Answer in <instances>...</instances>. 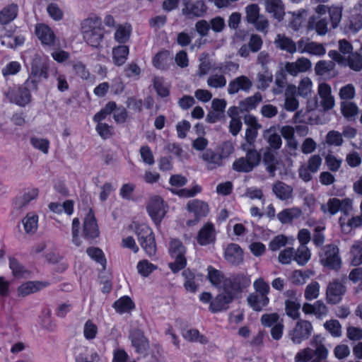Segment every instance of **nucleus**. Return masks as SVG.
Returning a JSON list of instances; mask_svg holds the SVG:
<instances>
[{
  "label": "nucleus",
  "mask_w": 362,
  "mask_h": 362,
  "mask_svg": "<svg viewBox=\"0 0 362 362\" xmlns=\"http://www.w3.org/2000/svg\"><path fill=\"white\" fill-rule=\"evenodd\" d=\"M83 38L88 44L93 47H98L103 37L101 23L98 18H90L84 20L81 24Z\"/></svg>",
  "instance_id": "obj_1"
},
{
  "label": "nucleus",
  "mask_w": 362,
  "mask_h": 362,
  "mask_svg": "<svg viewBox=\"0 0 362 362\" xmlns=\"http://www.w3.org/2000/svg\"><path fill=\"white\" fill-rule=\"evenodd\" d=\"M134 230L138 240L146 255L152 257L156 255V245L151 228L145 223L135 225Z\"/></svg>",
  "instance_id": "obj_2"
},
{
  "label": "nucleus",
  "mask_w": 362,
  "mask_h": 362,
  "mask_svg": "<svg viewBox=\"0 0 362 362\" xmlns=\"http://www.w3.org/2000/svg\"><path fill=\"white\" fill-rule=\"evenodd\" d=\"M146 210L155 224L159 225L168 211V204L160 196L153 195L148 199Z\"/></svg>",
  "instance_id": "obj_3"
},
{
  "label": "nucleus",
  "mask_w": 362,
  "mask_h": 362,
  "mask_svg": "<svg viewBox=\"0 0 362 362\" xmlns=\"http://www.w3.org/2000/svg\"><path fill=\"white\" fill-rule=\"evenodd\" d=\"M320 262L326 267L338 270L341 266L339 248L334 245L325 246L320 253Z\"/></svg>",
  "instance_id": "obj_4"
},
{
  "label": "nucleus",
  "mask_w": 362,
  "mask_h": 362,
  "mask_svg": "<svg viewBox=\"0 0 362 362\" xmlns=\"http://www.w3.org/2000/svg\"><path fill=\"white\" fill-rule=\"evenodd\" d=\"M245 19L248 23L254 25L258 31L267 33L269 25V20L263 15L259 14V7L252 4L245 7Z\"/></svg>",
  "instance_id": "obj_5"
},
{
  "label": "nucleus",
  "mask_w": 362,
  "mask_h": 362,
  "mask_svg": "<svg viewBox=\"0 0 362 362\" xmlns=\"http://www.w3.org/2000/svg\"><path fill=\"white\" fill-rule=\"evenodd\" d=\"M169 251L172 257L175 258V261L169 264V267L173 272L176 273L186 266V249L180 240L173 239L170 242Z\"/></svg>",
  "instance_id": "obj_6"
},
{
  "label": "nucleus",
  "mask_w": 362,
  "mask_h": 362,
  "mask_svg": "<svg viewBox=\"0 0 362 362\" xmlns=\"http://www.w3.org/2000/svg\"><path fill=\"white\" fill-rule=\"evenodd\" d=\"M260 156L255 150L248 151L245 158H240L233 164V169L238 172H250L259 165Z\"/></svg>",
  "instance_id": "obj_7"
},
{
  "label": "nucleus",
  "mask_w": 362,
  "mask_h": 362,
  "mask_svg": "<svg viewBox=\"0 0 362 362\" xmlns=\"http://www.w3.org/2000/svg\"><path fill=\"white\" fill-rule=\"evenodd\" d=\"M313 332L312 324L304 320H298L294 328L289 332L291 340L296 344H299L307 339Z\"/></svg>",
  "instance_id": "obj_8"
},
{
  "label": "nucleus",
  "mask_w": 362,
  "mask_h": 362,
  "mask_svg": "<svg viewBox=\"0 0 362 362\" xmlns=\"http://www.w3.org/2000/svg\"><path fill=\"white\" fill-rule=\"evenodd\" d=\"M187 209L195 217L194 221H188L187 222L188 226L195 224L202 218L206 216L209 213V206L208 204L199 199L189 201L187 204Z\"/></svg>",
  "instance_id": "obj_9"
},
{
  "label": "nucleus",
  "mask_w": 362,
  "mask_h": 362,
  "mask_svg": "<svg viewBox=\"0 0 362 362\" xmlns=\"http://www.w3.org/2000/svg\"><path fill=\"white\" fill-rule=\"evenodd\" d=\"M228 284H224L223 292L218 294L216 298H214L210 304V310L214 312H218L227 308L229 304L233 300L236 296L231 291L228 287Z\"/></svg>",
  "instance_id": "obj_10"
},
{
  "label": "nucleus",
  "mask_w": 362,
  "mask_h": 362,
  "mask_svg": "<svg viewBox=\"0 0 362 362\" xmlns=\"http://www.w3.org/2000/svg\"><path fill=\"white\" fill-rule=\"evenodd\" d=\"M298 51L300 54L307 53L312 55L322 56L326 52L324 45L310 41V39L302 37L297 42Z\"/></svg>",
  "instance_id": "obj_11"
},
{
  "label": "nucleus",
  "mask_w": 362,
  "mask_h": 362,
  "mask_svg": "<svg viewBox=\"0 0 362 362\" xmlns=\"http://www.w3.org/2000/svg\"><path fill=\"white\" fill-rule=\"evenodd\" d=\"M216 237V231L214 225L207 222L198 231L196 240L199 245L205 246L214 243Z\"/></svg>",
  "instance_id": "obj_12"
},
{
  "label": "nucleus",
  "mask_w": 362,
  "mask_h": 362,
  "mask_svg": "<svg viewBox=\"0 0 362 362\" xmlns=\"http://www.w3.org/2000/svg\"><path fill=\"white\" fill-rule=\"evenodd\" d=\"M49 282L45 281H28L23 282L17 288L18 297L25 298L29 295L41 291L49 286Z\"/></svg>",
  "instance_id": "obj_13"
},
{
  "label": "nucleus",
  "mask_w": 362,
  "mask_h": 362,
  "mask_svg": "<svg viewBox=\"0 0 362 362\" xmlns=\"http://www.w3.org/2000/svg\"><path fill=\"white\" fill-rule=\"evenodd\" d=\"M250 276L245 274L234 275L224 282V284H228L229 289L235 295L242 292L243 289L248 287L250 285Z\"/></svg>",
  "instance_id": "obj_14"
},
{
  "label": "nucleus",
  "mask_w": 362,
  "mask_h": 362,
  "mask_svg": "<svg viewBox=\"0 0 362 362\" xmlns=\"http://www.w3.org/2000/svg\"><path fill=\"white\" fill-rule=\"evenodd\" d=\"M334 105V98L330 92H318L315 98L308 101L310 110L321 107L324 110L331 109Z\"/></svg>",
  "instance_id": "obj_15"
},
{
  "label": "nucleus",
  "mask_w": 362,
  "mask_h": 362,
  "mask_svg": "<svg viewBox=\"0 0 362 362\" xmlns=\"http://www.w3.org/2000/svg\"><path fill=\"white\" fill-rule=\"evenodd\" d=\"M346 292V288L338 281L330 282L327 288V300L328 303L336 304L339 303Z\"/></svg>",
  "instance_id": "obj_16"
},
{
  "label": "nucleus",
  "mask_w": 362,
  "mask_h": 362,
  "mask_svg": "<svg viewBox=\"0 0 362 362\" xmlns=\"http://www.w3.org/2000/svg\"><path fill=\"white\" fill-rule=\"evenodd\" d=\"M39 195V189L35 187L25 189L22 194L16 197L14 205L16 209H21L26 207L32 201L37 199Z\"/></svg>",
  "instance_id": "obj_17"
},
{
  "label": "nucleus",
  "mask_w": 362,
  "mask_h": 362,
  "mask_svg": "<svg viewBox=\"0 0 362 362\" xmlns=\"http://www.w3.org/2000/svg\"><path fill=\"white\" fill-rule=\"evenodd\" d=\"M303 312L306 315H314L317 318L322 319L328 314V308L321 300H317L313 304L305 303L302 307Z\"/></svg>",
  "instance_id": "obj_18"
},
{
  "label": "nucleus",
  "mask_w": 362,
  "mask_h": 362,
  "mask_svg": "<svg viewBox=\"0 0 362 362\" xmlns=\"http://www.w3.org/2000/svg\"><path fill=\"white\" fill-rule=\"evenodd\" d=\"M339 95L342 100H346L341 104L343 115L346 117L355 116L358 112V107L354 103L347 100L354 97V92H339Z\"/></svg>",
  "instance_id": "obj_19"
},
{
  "label": "nucleus",
  "mask_w": 362,
  "mask_h": 362,
  "mask_svg": "<svg viewBox=\"0 0 362 362\" xmlns=\"http://www.w3.org/2000/svg\"><path fill=\"white\" fill-rule=\"evenodd\" d=\"M316 75L325 77H335L338 75L336 64L333 61L320 60L315 66Z\"/></svg>",
  "instance_id": "obj_20"
},
{
  "label": "nucleus",
  "mask_w": 362,
  "mask_h": 362,
  "mask_svg": "<svg viewBox=\"0 0 362 362\" xmlns=\"http://www.w3.org/2000/svg\"><path fill=\"white\" fill-rule=\"evenodd\" d=\"M224 256L227 262L234 265H238L243 261V251L235 243L229 244L226 247Z\"/></svg>",
  "instance_id": "obj_21"
},
{
  "label": "nucleus",
  "mask_w": 362,
  "mask_h": 362,
  "mask_svg": "<svg viewBox=\"0 0 362 362\" xmlns=\"http://www.w3.org/2000/svg\"><path fill=\"white\" fill-rule=\"evenodd\" d=\"M83 233L87 238H95L99 235L98 224L91 210H89L84 218Z\"/></svg>",
  "instance_id": "obj_22"
},
{
  "label": "nucleus",
  "mask_w": 362,
  "mask_h": 362,
  "mask_svg": "<svg viewBox=\"0 0 362 362\" xmlns=\"http://www.w3.org/2000/svg\"><path fill=\"white\" fill-rule=\"evenodd\" d=\"M270 299L269 296L258 294L256 293H250L247 297V303L248 305L254 310L260 312L266 308L269 303Z\"/></svg>",
  "instance_id": "obj_23"
},
{
  "label": "nucleus",
  "mask_w": 362,
  "mask_h": 362,
  "mask_svg": "<svg viewBox=\"0 0 362 362\" xmlns=\"http://www.w3.org/2000/svg\"><path fill=\"white\" fill-rule=\"evenodd\" d=\"M206 11L205 4L202 1L195 2L185 1L182 13L189 18L202 16Z\"/></svg>",
  "instance_id": "obj_24"
},
{
  "label": "nucleus",
  "mask_w": 362,
  "mask_h": 362,
  "mask_svg": "<svg viewBox=\"0 0 362 362\" xmlns=\"http://www.w3.org/2000/svg\"><path fill=\"white\" fill-rule=\"evenodd\" d=\"M311 62L310 59L301 57L294 62H287L285 69L288 73L296 76L299 72H305L311 68Z\"/></svg>",
  "instance_id": "obj_25"
},
{
  "label": "nucleus",
  "mask_w": 362,
  "mask_h": 362,
  "mask_svg": "<svg viewBox=\"0 0 362 362\" xmlns=\"http://www.w3.org/2000/svg\"><path fill=\"white\" fill-rule=\"evenodd\" d=\"M274 42L276 47L289 54H294L298 51L297 42L284 34H278Z\"/></svg>",
  "instance_id": "obj_26"
},
{
  "label": "nucleus",
  "mask_w": 362,
  "mask_h": 362,
  "mask_svg": "<svg viewBox=\"0 0 362 362\" xmlns=\"http://www.w3.org/2000/svg\"><path fill=\"white\" fill-rule=\"evenodd\" d=\"M265 10L272 16L281 21L285 15L284 6L281 0H266Z\"/></svg>",
  "instance_id": "obj_27"
},
{
  "label": "nucleus",
  "mask_w": 362,
  "mask_h": 362,
  "mask_svg": "<svg viewBox=\"0 0 362 362\" xmlns=\"http://www.w3.org/2000/svg\"><path fill=\"white\" fill-rule=\"evenodd\" d=\"M39 216L35 212L28 213L21 220L22 225L26 234H34L38 227Z\"/></svg>",
  "instance_id": "obj_28"
},
{
  "label": "nucleus",
  "mask_w": 362,
  "mask_h": 362,
  "mask_svg": "<svg viewBox=\"0 0 362 362\" xmlns=\"http://www.w3.org/2000/svg\"><path fill=\"white\" fill-rule=\"evenodd\" d=\"M349 259L352 266H360L362 264L361 240H355L353 242L349 249Z\"/></svg>",
  "instance_id": "obj_29"
},
{
  "label": "nucleus",
  "mask_w": 362,
  "mask_h": 362,
  "mask_svg": "<svg viewBox=\"0 0 362 362\" xmlns=\"http://www.w3.org/2000/svg\"><path fill=\"white\" fill-rule=\"evenodd\" d=\"M263 137L267 140L269 146L274 149H279L282 145L281 136L278 134L276 127H270L263 132Z\"/></svg>",
  "instance_id": "obj_30"
},
{
  "label": "nucleus",
  "mask_w": 362,
  "mask_h": 362,
  "mask_svg": "<svg viewBox=\"0 0 362 362\" xmlns=\"http://www.w3.org/2000/svg\"><path fill=\"white\" fill-rule=\"evenodd\" d=\"M130 339L137 352L141 353L147 349L148 341L141 330L135 329L132 331L130 334Z\"/></svg>",
  "instance_id": "obj_31"
},
{
  "label": "nucleus",
  "mask_w": 362,
  "mask_h": 362,
  "mask_svg": "<svg viewBox=\"0 0 362 362\" xmlns=\"http://www.w3.org/2000/svg\"><path fill=\"white\" fill-rule=\"evenodd\" d=\"M5 96L11 103L19 106H25L31 100L29 92H6Z\"/></svg>",
  "instance_id": "obj_32"
},
{
  "label": "nucleus",
  "mask_w": 362,
  "mask_h": 362,
  "mask_svg": "<svg viewBox=\"0 0 362 362\" xmlns=\"http://www.w3.org/2000/svg\"><path fill=\"white\" fill-rule=\"evenodd\" d=\"M302 214L299 208L293 207L286 209L277 214L278 220L282 224L291 223L294 219L298 218Z\"/></svg>",
  "instance_id": "obj_33"
},
{
  "label": "nucleus",
  "mask_w": 362,
  "mask_h": 362,
  "mask_svg": "<svg viewBox=\"0 0 362 362\" xmlns=\"http://www.w3.org/2000/svg\"><path fill=\"white\" fill-rule=\"evenodd\" d=\"M36 35L43 44L51 45L55 36L53 31L47 25L41 24L36 27Z\"/></svg>",
  "instance_id": "obj_34"
},
{
  "label": "nucleus",
  "mask_w": 362,
  "mask_h": 362,
  "mask_svg": "<svg viewBox=\"0 0 362 362\" xmlns=\"http://www.w3.org/2000/svg\"><path fill=\"white\" fill-rule=\"evenodd\" d=\"M202 159L206 162L209 169L212 170L221 165L222 156L216 153L211 149L206 150L202 155Z\"/></svg>",
  "instance_id": "obj_35"
},
{
  "label": "nucleus",
  "mask_w": 362,
  "mask_h": 362,
  "mask_svg": "<svg viewBox=\"0 0 362 362\" xmlns=\"http://www.w3.org/2000/svg\"><path fill=\"white\" fill-rule=\"evenodd\" d=\"M97 352L88 348H81L76 356V362H99Z\"/></svg>",
  "instance_id": "obj_36"
},
{
  "label": "nucleus",
  "mask_w": 362,
  "mask_h": 362,
  "mask_svg": "<svg viewBox=\"0 0 362 362\" xmlns=\"http://www.w3.org/2000/svg\"><path fill=\"white\" fill-rule=\"evenodd\" d=\"M113 307L117 313L122 314L131 312L134 309L135 305L130 297L124 296L117 300Z\"/></svg>",
  "instance_id": "obj_37"
},
{
  "label": "nucleus",
  "mask_w": 362,
  "mask_h": 362,
  "mask_svg": "<svg viewBox=\"0 0 362 362\" xmlns=\"http://www.w3.org/2000/svg\"><path fill=\"white\" fill-rule=\"evenodd\" d=\"M294 261L300 266L305 265L311 258V252L307 245H300L294 250Z\"/></svg>",
  "instance_id": "obj_38"
},
{
  "label": "nucleus",
  "mask_w": 362,
  "mask_h": 362,
  "mask_svg": "<svg viewBox=\"0 0 362 362\" xmlns=\"http://www.w3.org/2000/svg\"><path fill=\"white\" fill-rule=\"evenodd\" d=\"M294 241L293 237L284 235H278L274 237L269 243V248L272 251H277L287 244H292Z\"/></svg>",
  "instance_id": "obj_39"
},
{
  "label": "nucleus",
  "mask_w": 362,
  "mask_h": 362,
  "mask_svg": "<svg viewBox=\"0 0 362 362\" xmlns=\"http://www.w3.org/2000/svg\"><path fill=\"white\" fill-rule=\"evenodd\" d=\"M182 275L184 278V286L185 289L189 292L195 293L198 288L197 276L189 269L183 271Z\"/></svg>",
  "instance_id": "obj_40"
},
{
  "label": "nucleus",
  "mask_w": 362,
  "mask_h": 362,
  "mask_svg": "<svg viewBox=\"0 0 362 362\" xmlns=\"http://www.w3.org/2000/svg\"><path fill=\"white\" fill-rule=\"evenodd\" d=\"M300 303L296 299H288L285 301V310L286 315L293 320L300 317Z\"/></svg>",
  "instance_id": "obj_41"
},
{
  "label": "nucleus",
  "mask_w": 362,
  "mask_h": 362,
  "mask_svg": "<svg viewBox=\"0 0 362 362\" xmlns=\"http://www.w3.org/2000/svg\"><path fill=\"white\" fill-rule=\"evenodd\" d=\"M48 207L51 211L57 214L64 211L66 214L71 216L74 212V202L70 200L64 202L62 204L57 202H51Z\"/></svg>",
  "instance_id": "obj_42"
},
{
  "label": "nucleus",
  "mask_w": 362,
  "mask_h": 362,
  "mask_svg": "<svg viewBox=\"0 0 362 362\" xmlns=\"http://www.w3.org/2000/svg\"><path fill=\"white\" fill-rule=\"evenodd\" d=\"M31 146L35 149L43 154L47 155L49 153L50 142L49 139L40 136H32L30 139Z\"/></svg>",
  "instance_id": "obj_43"
},
{
  "label": "nucleus",
  "mask_w": 362,
  "mask_h": 362,
  "mask_svg": "<svg viewBox=\"0 0 362 362\" xmlns=\"http://www.w3.org/2000/svg\"><path fill=\"white\" fill-rule=\"evenodd\" d=\"M273 192L279 199L286 200L291 197L293 189L285 183L279 182L274 185Z\"/></svg>",
  "instance_id": "obj_44"
},
{
  "label": "nucleus",
  "mask_w": 362,
  "mask_h": 362,
  "mask_svg": "<svg viewBox=\"0 0 362 362\" xmlns=\"http://www.w3.org/2000/svg\"><path fill=\"white\" fill-rule=\"evenodd\" d=\"M183 338L190 342L206 344L207 339L196 329H188L182 332Z\"/></svg>",
  "instance_id": "obj_45"
},
{
  "label": "nucleus",
  "mask_w": 362,
  "mask_h": 362,
  "mask_svg": "<svg viewBox=\"0 0 362 362\" xmlns=\"http://www.w3.org/2000/svg\"><path fill=\"white\" fill-rule=\"evenodd\" d=\"M262 100V97L259 93H256L252 97H249L239 103L240 112H247L255 109Z\"/></svg>",
  "instance_id": "obj_46"
},
{
  "label": "nucleus",
  "mask_w": 362,
  "mask_h": 362,
  "mask_svg": "<svg viewBox=\"0 0 362 362\" xmlns=\"http://www.w3.org/2000/svg\"><path fill=\"white\" fill-rule=\"evenodd\" d=\"M157 269L156 265L152 264L147 259L140 260L136 264L137 272L144 278L149 276Z\"/></svg>",
  "instance_id": "obj_47"
},
{
  "label": "nucleus",
  "mask_w": 362,
  "mask_h": 362,
  "mask_svg": "<svg viewBox=\"0 0 362 362\" xmlns=\"http://www.w3.org/2000/svg\"><path fill=\"white\" fill-rule=\"evenodd\" d=\"M312 344L315 346L314 354L319 360H325L329 354L328 349L322 343V339L320 337H315L312 341Z\"/></svg>",
  "instance_id": "obj_48"
},
{
  "label": "nucleus",
  "mask_w": 362,
  "mask_h": 362,
  "mask_svg": "<svg viewBox=\"0 0 362 362\" xmlns=\"http://www.w3.org/2000/svg\"><path fill=\"white\" fill-rule=\"evenodd\" d=\"M252 81L245 76L236 78L230 83V90H246L252 87Z\"/></svg>",
  "instance_id": "obj_49"
},
{
  "label": "nucleus",
  "mask_w": 362,
  "mask_h": 362,
  "mask_svg": "<svg viewBox=\"0 0 362 362\" xmlns=\"http://www.w3.org/2000/svg\"><path fill=\"white\" fill-rule=\"evenodd\" d=\"M129 54V47L126 45H120L112 50L113 60L115 64H123Z\"/></svg>",
  "instance_id": "obj_50"
},
{
  "label": "nucleus",
  "mask_w": 362,
  "mask_h": 362,
  "mask_svg": "<svg viewBox=\"0 0 362 362\" xmlns=\"http://www.w3.org/2000/svg\"><path fill=\"white\" fill-rule=\"evenodd\" d=\"M17 15V6L11 4L0 11V23L6 24L13 21Z\"/></svg>",
  "instance_id": "obj_51"
},
{
  "label": "nucleus",
  "mask_w": 362,
  "mask_h": 362,
  "mask_svg": "<svg viewBox=\"0 0 362 362\" xmlns=\"http://www.w3.org/2000/svg\"><path fill=\"white\" fill-rule=\"evenodd\" d=\"M342 11L343 7L341 6H329L328 13L332 28L334 29L339 25L342 18Z\"/></svg>",
  "instance_id": "obj_52"
},
{
  "label": "nucleus",
  "mask_w": 362,
  "mask_h": 362,
  "mask_svg": "<svg viewBox=\"0 0 362 362\" xmlns=\"http://www.w3.org/2000/svg\"><path fill=\"white\" fill-rule=\"evenodd\" d=\"M9 268L16 278H23L28 274V271L14 258H10Z\"/></svg>",
  "instance_id": "obj_53"
},
{
  "label": "nucleus",
  "mask_w": 362,
  "mask_h": 362,
  "mask_svg": "<svg viewBox=\"0 0 362 362\" xmlns=\"http://www.w3.org/2000/svg\"><path fill=\"white\" fill-rule=\"evenodd\" d=\"M254 292L268 296L270 293L269 284L262 278L258 277L253 281Z\"/></svg>",
  "instance_id": "obj_54"
},
{
  "label": "nucleus",
  "mask_w": 362,
  "mask_h": 362,
  "mask_svg": "<svg viewBox=\"0 0 362 362\" xmlns=\"http://www.w3.org/2000/svg\"><path fill=\"white\" fill-rule=\"evenodd\" d=\"M202 190L201 186L198 185H193L191 188H185L181 189H172L171 191L173 193L178 195L180 197H192L200 193Z\"/></svg>",
  "instance_id": "obj_55"
},
{
  "label": "nucleus",
  "mask_w": 362,
  "mask_h": 362,
  "mask_svg": "<svg viewBox=\"0 0 362 362\" xmlns=\"http://www.w3.org/2000/svg\"><path fill=\"white\" fill-rule=\"evenodd\" d=\"M170 59L171 57L168 51H161L154 57L153 63L156 68L164 69Z\"/></svg>",
  "instance_id": "obj_56"
},
{
  "label": "nucleus",
  "mask_w": 362,
  "mask_h": 362,
  "mask_svg": "<svg viewBox=\"0 0 362 362\" xmlns=\"http://www.w3.org/2000/svg\"><path fill=\"white\" fill-rule=\"evenodd\" d=\"M340 225L344 232L349 233L352 228L362 226V216L360 215L353 216L347 223L342 222V219L340 218Z\"/></svg>",
  "instance_id": "obj_57"
},
{
  "label": "nucleus",
  "mask_w": 362,
  "mask_h": 362,
  "mask_svg": "<svg viewBox=\"0 0 362 362\" xmlns=\"http://www.w3.org/2000/svg\"><path fill=\"white\" fill-rule=\"evenodd\" d=\"M340 199L332 198L329 199L326 204L321 206V209L324 213L328 212L330 215H334L340 211Z\"/></svg>",
  "instance_id": "obj_58"
},
{
  "label": "nucleus",
  "mask_w": 362,
  "mask_h": 362,
  "mask_svg": "<svg viewBox=\"0 0 362 362\" xmlns=\"http://www.w3.org/2000/svg\"><path fill=\"white\" fill-rule=\"evenodd\" d=\"M320 284L317 281L310 283L305 289L304 296L308 300L316 299L320 294Z\"/></svg>",
  "instance_id": "obj_59"
},
{
  "label": "nucleus",
  "mask_w": 362,
  "mask_h": 362,
  "mask_svg": "<svg viewBox=\"0 0 362 362\" xmlns=\"http://www.w3.org/2000/svg\"><path fill=\"white\" fill-rule=\"evenodd\" d=\"M324 327L334 337H339L341 335V326L337 320L326 321L324 324Z\"/></svg>",
  "instance_id": "obj_60"
},
{
  "label": "nucleus",
  "mask_w": 362,
  "mask_h": 362,
  "mask_svg": "<svg viewBox=\"0 0 362 362\" xmlns=\"http://www.w3.org/2000/svg\"><path fill=\"white\" fill-rule=\"evenodd\" d=\"M115 107V103L109 102L104 108L100 110L98 112H97L93 116V121L95 122H102L103 119H105L107 115L112 114L114 108Z\"/></svg>",
  "instance_id": "obj_61"
},
{
  "label": "nucleus",
  "mask_w": 362,
  "mask_h": 362,
  "mask_svg": "<svg viewBox=\"0 0 362 362\" xmlns=\"http://www.w3.org/2000/svg\"><path fill=\"white\" fill-rule=\"evenodd\" d=\"M80 221L78 218H74L71 223V241L76 246L79 247L82 245V239L79 235Z\"/></svg>",
  "instance_id": "obj_62"
},
{
  "label": "nucleus",
  "mask_w": 362,
  "mask_h": 362,
  "mask_svg": "<svg viewBox=\"0 0 362 362\" xmlns=\"http://www.w3.org/2000/svg\"><path fill=\"white\" fill-rule=\"evenodd\" d=\"M346 64L355 71H359L362 69V59L359 54L351 53L347 58Z\"/></svg>",
  "instance_id": "obj_63"
},
{
  "label": "nucleus",
  "mask_w": 362,
  "mask_h": 362,
  "mask_svg": "<svg viewBox=\"0 0 362 362\" xmlns=\"http://www.w3.org/2000/svg\"><path fill=\"white\" fill-rule=\"evenodd\" d=\"M314 355L313 350L310 347H306L299 350L294 357L295 362H308Z\"/></svg>",
  "instance_id": "obj_64"
}]
</instances>
